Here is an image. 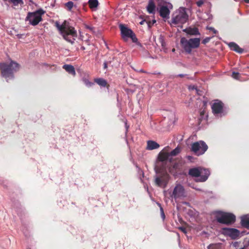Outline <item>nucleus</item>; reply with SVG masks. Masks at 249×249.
<instances>
[{
  "instance_id": "obj_1",
  "label": "nucleus",
  "mask_w": 249,
  "mask_h": 249,
  "mask_svg": "<svg viewBox=\"0 0 249 249\" xmlns=\"http://www.w3.org/2000/svg\"><path fill=\"white\" fill-rule=\"evenodd\" d=\"M55 25L64 39L71 43L74 42L77 36L76 31L74 28L70 26L66 21H64L62 24H60L56 21Z\"/></svg>"
},
{
  "instance_id": "obj_2",
  "label": "nucleus",
  "mask_w": 249,
  "mask_h": 249,
  "mask_svg": "<svg viewBox=\"0 0 249 249\" xmlns=\"http://www.w3.org/2000/svg\"><path fill=\"white\" fill-rule=\"evenodd\" d=\"M2 76L7 81L13 78V73L19 69V65L16 62L11 61L9 65L5 63L0 64Z\"/></svg>"
},
{
  "instance_id": "obj_3",
  "label": "nucleus",
  "mask_w": 249,
  "mask_h": 249,
  "mask_svg": "<svg viewBox=\"0 0 249 249\" xmlns=\"http://www.w3.org/2000/svg\"><path fill=\"white\" fill-rule=\"evenodd\" d=\"M188 18L185 8L180 7L172 15L170 24L173 26H179L186 22Z\"/></svg>"
},
{
  "instance_id": "obj_4",
  "label": "nucleus",
  "mask_w": 249,
  "mask_h": 249,
  "mask_svg": "<svg viewBox=\"0 0 249 249\" xmlns=\"http://www.w3.org/2000/svg\"><path fill=\"white\" fill-rule=\"evenodd\" d=\"M164 195L166 198L177 199L185 196V192L182 185L178 184L174 188L173 191L167 190L164 191Z\"/></svg>"
},
{
  "instance_id": "obj_5",
  "label": "nucleus",
  "mask_w": 249,
  "mask_h": 249,
  "mask_svg": "<svg viewBox=\"0 0 249 249\" xmlns=\"http://www.w3.org/2000/svg\"><path fill=\"white\" fill-rule=\"evenodd\" d=\"M189 174L192 177H196V181H205L210 175V171L201 167L194 168L189 170Z\"/></svg>"
},
{
  "instance_id": "obj_6",
  "label": "nucleus",
  "mask_w": 249,
  "mask_h": 249,
  "mask_svg": "<svg viewBox=\"0 0 249 249\" xmlns=\"http://www.w3.org/2000/svg\"><path fill=\"white\" fill-rule=\"evenodd\" d=\"M200 39L199 38H194L187 39L185 37L181 38L180 43L184 50L190 53L193 49L197 48L200 45Z\"/></svg>"
},
{
  "instance_id": "obj_7",
  "label": "nucleus",
  "mask_w": 249,
  "mask_h": 249,
  "mask_svg": "<svg viewBox=\"0 0 249 249\" xmlns=\"http://www.w3.org/2000/svg\"><path fill=\"white\" fill-rule=\"evenodd\" d=\"M216 219L220 223L231 224L234 222L235 216L231 213L218 212L216 213Z\"/></svg>"
},
{
  "instance_id": "obj_8",
  "label": "nucleus",
  "mask_w": 249,
  "mask_h": 249,
  "mask_svg": "<svg viewBox=\"0 0 249 249\" xmlns=\"http://www.w3.org/2000/svg\"><path fill=\"white\" fill-rule=\"evenodd\" d=\"M44 13L45 11L42 9L29 13L26 17V20L29 21V23L33 26L36 25L42 20V16Z\"/></svg>"
},
{
  "instance_id": "obj_9",
  "label": "nucleus",
  "mask_w": 249,
  "mask_h": 249,
  "mask_svg": "<svg viewBox=\"0 0 249 249\" xmlns=\"http://www.w3.org/2000/svg\"><path fill=\"white\" fill-rule=\"evenodd\" d=\"M119 28L121 30L122 37L124 41H126L129 38H130L133 42H137L138 39L135 34L130 28L123 24L119 25Z\"/></svg>"
},
{
  "instance_id": "obj_10",
  "label": "nucleus",
  "mask_w": 249,
  "mask_h": 249,
  "mask_svg": "<svg viewBox=\"0 0 249 249\" xmlns=\"http://www.w3.org/2000/svg\"><path fill=\"white\" fill-rule=\"evenodd\" d=\"M207 149L206 144L201 141L194 142L192 145V151L198 156L203 154Z\"/></svg>"
},
{
  "instance_id": "obj_11",
  "label": "nucleus",
  "mask_w": 249,
  "mask_h": 249,
  "mask_svg": "<svg viewBox=\"0 0 249 249\" xmlns=\"http://www.w3.org/2000/svg\"><path fill=\"white\" fill-rule=\"evenodd\" d=\"M169 179V176L165 172L157 175L155 177V182L157 186L164 188L167 186Z\"/></svg>"
},
{
  "instance_id": "obj_12",
  "label": "nucleus",
  "mask_w": 249,
  "mask_h": 249,
  "mask_svg": "<svg viewBox=\"0 0 249 249\" xmlns=\"http://www.w3.org/2000/svg\"><path fill=\"white\" fill-rule=\"evenodd\" d=\"M159 7L160 16L163 18H169L170 10L173 9L172 4L170 2H165Z\"/></svg>"
},
{
  "instance_id": "obj_13",
  "label": "nucleus",
  "mask_w": 249,
  "mask_h": 249,
  "mask_svg": "<svg viewBox=\"0 0 249 249\" xmlns=\"http://www.w3.org/2000/svg\"><path fill=\"white\" fill-rule=\"evenodd\" d=\"M223 233L232 239H236L240 236V231L236 229L224 228L223 229Z\"/></svg>"
},
{
  "instance_id": "obj_14",
  "label": "nucleus",
  "mask_w": 249,
  "mask_h": 249,
  "mask_svg": "<svg viewBox=\"0 0 249 249\" xmlns=\"http://www.w3.org/2000/svg\"><path fill=\"white\" fill-rule=\"evenodd\" d=\"M223 104L219 101H215L212 106L213 114L217 116H221L223 113Z\"/></svg>"
},
{
  "instance_id": "obj_15",
  "label": "nucleus",
  "mask_w": 249,
  "mask_h": 249,
  "mask_svg": "<svg viewBox=\"0 0 249 249\" xmlns=\"http://www.w3.org/2000/svg\"><path fill=\"white\" fill-rule=\"evenodd\" d=\"M158 160L161 162L171 161V158L169 155V148L168 147L164 148L159 154Z\"/></svg>"
},
{
  "instance_id": "obj_16",
  "label": "nucleus",
  "mask_w": 249,
  "mask_h": 249,
  "mask_svg": "<svg viewBox=\"0 0 249 249\" xmlns=\"http://www.w3.org/2000/svg\"><path fill=\"white\" fill-rule=\"evenodd\" d=\"M160 147V145L156 142L153 141H148L147 142L146 148L148 150H153L157 149Z\"/></svg>"
},
{
  "instance_id": "obj_17",
  "label": "nucleus",
  "mask_w": 249,
  "mask_h": 249,
  "mask_svg": "<svg viewBox=\"0 0 249 249\" xmlns=\"http://www.w3.org/2000/svg\"><path fill=\"white\" fill-rule=\"evenodd\" d=\"M147 10L150 14H154L155 12V5L153 0H150L147 6Z\"/></svg>"
},
{
  "instance_id": "obj_18",
  "label": "nucleus",
  "mask_w": 249,
  "mask_h": 249,
  "mask_svg": "<svg viewBox=\"0 0 249 249\" xmlns=\"http://www.w3.org/2000/svg\"><path fill=\"white\" fill-rule=\"evenodd\" d=\"M229 46L231 50L234 51L239 53H242L243 50L240 48L236 44L233 42H231L229 44Z\"/></svg>"
},
{
  "instance_id": "obj_19",
  "label": "nucleus",
  "mask_w": 249,
  "mask_h": 249,
  "mask_svg": "<svg viewBox=\"0 0 249 249\" xmlns=\"http://www.w3.org/2000/svg\"><path fill=\"white\" fill-rule=\"evenodd\" d=\"M241 224L246 228L249 227V215H245L241 217Z\"/></svg>"
},
{
  "instance_id": "obj_20",
  "label": "nucleus",
  "mask_w": 249,
  "mask_h": 249,
  "mask_svg": "<svg viewBox=\"0 0 249 249\" xmlns=\"http://www.w3.org/2000/svg\"><path fill=\"white\" fill-rule=\"evenodd\" d=\"M184 31L187 34L191 35H199V31H198V29L196 28H189L185 29Z\"/></svg>"
},
{
  "instance_id": "obj_21",
  "label": "nucleus",
  "mask_w": 249,
  "mask_h": 249,
  "mask_svg": "<svg viewBox=\"0 0 249 249\" xmlns=\"http://www.w3.org/2000/svg\"><path fill=\"white\" fill-rule=\"evenodd\" d=\"M63 68L69 73L73 75H75V71L72 66L70 65H64L63 66Z\"/></svg>"
},
{
  "instance_id": "obj_22",
  "label": "nucleus",
  "mask_w": 249,
  "mask_h": 249,
  "mask_svg": "<svg viewBox=\"0 0 249 249\" xmlns=\"http://www.w3.org/2000/svg\"><path fill=\"white\" fill-rule=\"evenodd\" d=\"M89 4L91 9H95L98 5V0H89Z\"/></svg>"
},
{
  "instance_id": "obj_23",
  "label": "nucleus",
  "mask_w": 249,
  "mask_h": 249,
  "mask_svg": "<svg viewBox=\"0 0 249 249\" xmlns=\"http://www.w3.org/2000/svg\"><path fill=\"white\" fill-rule=\"evenodd\" d=\"M95 82L101 87H105L107 86V82L106 80L102 78H97L95 79Z\"/></svg>"
},
{
  "instance_id": "obj_24",
  "label": "nucleus",
  "mask_w": 249,
  "mask_h": 249,
  "mask_svg": "<svg viewBox=\"0 0 249 249\" xmlns=\"http://www.w3.org/2000/svg\"><path fill=\"white\" fill-rule=\"evenodd\" d=\"M180 152V148L178 146L171 152H169V155L170 158L172 159V157L173 156H175L178 155Z\"/></svg>"
},
{
  "instance_id": "obj_25",
  "label": "nucleus",
  "mask_w": 249,
  "mask_h": 249,
  "mask_svg": "<svg viewBox=\"0 0 249 249\" xmlns=\"http://www.w3.org/2000/svg\"><path fill=\"white\" fill-rule=\"evenodd\" d=\"M65 6L67 7L68 10L69 11H71L72 7L74 6L73 2L71 1H68L65 3Z\"/></svg>"
},
{
  "instance_id": "obj_26",
  "label": "nucleus",
  "mask_w": 249,
  "mask_h": 249,
  "mask_svg": "<svg viewBox=\"0 0 249 249\" xmlns=\"http://www.w3.org/2000/svg\"><path fill=\"white\" fill-rule=\"evenodd\" d=\"M10 1L15 6L23 3L22 0H10Z\"/></svg>"
},
{
  "instance_id": "obj_27",
  "label": "nucleus",
  "mask_w": 249,
  "mask_h": 249,
  "mask_svg": "<svg viewBox=\"0 0 249 249\" xmlns=\"http://www.w3.org/2000/svg\"><path fill=\"white\" fill-rule=\"evenodd\" d=\"M240 242L235 241L232 243V246L235 248V249H238L240 246Z\"/></svg>"
},
{
  "instance_id": "obj_28",
  "label": "nucleus",
  "mask_w": 249,
  "mask_h": 249,
  "mask_svg": "<svg viewBox=\"0 0 249 249\" xmlns=\"http://www.w3.org/2000/svg\"><path fill=\"white\" fill-rule=\"evenodd\" d=\"M232 77L235 79H239V73L238 72H233Z\"/></svg>"
},
{
  "instance_id": "obj_29",
  "label": "nucleus",
  "mask_w": 249,
  "mask_h": 249,
  "mask_svg": "<svg viewBox=\"0 0 249 249\" xmlns=\"http://www.w3.org/2000/svg\"><path fill=\"white\" fill-rule=\"evenodd\" d=\"M84 83L87 86V87H90L92 85H93V83H91V82H90L87 79H84Z\"/></svg>"
},
{
  "instance_id": "obj_30",
  "label": "nucleus",
  "mask_w": 249,
  "mask_h": 249,
  "mask_svg": "<svg viewBox=\"0 0 249 249\" xmlns=\"http://www.w3.org/2000/svg\"><path fill=\"white\" fill-rule=\"evenodd\" d=\"M157 0L158 1L159 6L162 5L166 2L164 1V0Z\"/></svg>"
},
{
  "instance_id": "obj_31",
  "label": "nucleus",
  "mask_w": 249,
  "mask_h": 249,
  "mask_svg": "<svg viewBox=\"0 0 249 249\" xmlns=\"http://www.w3.org/2000/svg\"><path fill=\"white\" fill-rule=\"evenodd\" d=\"M196 4L198 6L200 7L203 4V1L202 0H199L196 2Z\"/></svg>"
},
{
  "instance_id": "obj_32",
  "label": "nucleus",
  "mask_w": 249,
  "mask_h": 249,
  "mask_svg": "<svg viewBox=\"0 0 249 249\" xmlns=\"http://www.w3.org/2000/svg\"><path fill=\"white\" fill-rule=\"evenodd\" d=\"M160 210L161 216H162V218L164 219L165 218V215H164V213L163 212V210L161 207H160Z\"/></svg>"
},
{
  "instance_id": "obj_33",
  "label": "nucleus",
  "mask_w": 249,
  "mask_h": 249,
  "mask_svg": "<svg viewBox=\"0 0 249 249\" xmlns=\"http://www.w3.org/2000/svg\"><path fill=\"white\" fill-rule=\"evenodd\" d=\"M179 229L181 231L183 232H184V233H187V231H186V230L185 228L184 227H179Z\"/></svg>"
},
{
  "instance_id": "obj_34",
  "label": "nucleus",
  "mask_w": 249,
  "mask_h": 249,
  "mask_svg": "<svg viewBox=\"0 0 249 249\" xmlns=\"http://www.w3.org/2000/svg\"><path fill=\"white\" fill-rule=\"evenodd\" d=\"M170 115L172 117L175 118V114L174 113L171 112Z\"/></svg>"
},
{
  "instance_id": "obj_35",
  "label": "nucleus",
  "mask_w": 249,
  "mask_h": 249,
  "mask_svg": "<svg viewBox=\"0 0 249 249\" xmlns=\"http://www.w3.org/2000/svg\"><path fill=\"white\" fill-rule=\"evenodd\" d=\"M104 68L106 69L107 68V64L106 62H105L104 64Z\"/></svg>"
},
{
  "instance_id": "obj_36",
  "label": "nucleus",
  "mask_w": 249,
  "mask_h": 249,
  "mask_svg": "<svg viewBox=\"0 0 249 249\" xmlns=\"http://www.w3.org/2000/svg\"><path fill=\"white\" fill-rule=\"evenodd\" d=\"M208 41H209V39H205V40H203V43H205L207 42Z\"/></svg>"
},
{
  "instance_id": "obj_37",
  "label": "nucleus",
  "mask_w": 249,
  "mask_h": 249,
  "mask_svg": "<svg viewBox=\"0 0 249 249\" xmlns=\"http://www.w3.org/2000/svg\"><path fill=\"white\" fill-rule=\"evenodd\" d=\"M144 21H145V20H142V21L141 22H140V23L141 24H143Z\"/></svg>"
},
{
  "instance_id": "obj_38",
  "label": "nucleus",
  "mask_w": 249,
  "mask_h": 249,
  "mask_svg": "<svg viewBox=\"0 0 249 249\" xmlns=\"http://www.w3.org/2000/svg\"><path fill=\"white\" fill-rule=\"evenodd\" d=\"M178 76H179V77H182L184 76V75L183 74H179Z\"/></svg>"
},
{
  "instance_id": "obj_39",
  "label": "nucleus",
  "mask_w": 249,
  "mask_h": 249,
  "mask_svg": "<svg viewBox=\"0 0 249 249\" xmlns=\"http://www.w3.org/2000/svg\"><path fill=\"white\" fill-rule=\"evenodd\" d=\"M189 89H195V87H194V86H193V87H189Z\"/></svg>"
},
{
  "instance_id": "obj_40",
  "label": "nucleus",
  "mask_w": 249,
  "mask_h": 249,
  "mask_svg": "<svg viewBox=\"0 0 249 249\" xmlns=\"http://www.w3.org/2000/svg\"><path fill=\"white\" fill-rule=\"evenodd\" d=\"M246 2L249 3V0H244Z\"/></svg>"
},
{
  "instance_id": "obj_41",
  "label": "nucleus",
  "mask_w": 249,
  "mask_h": 249,
  "mask_svg": "<svg viewBox=\"0 0 249 249\" xmlns=\"http://www.w3.org/2000/svg\"><path fill=\"white\" fill-rule=\"evenodd\" d=\"M212 30H213V31L214 33H215V31L214 30V29H212Z\"/></svg>"
},
{
  "instance_id": "obj_42",
  "label": "nucleus",
  "mask_w": 249,
  "mask_h": 249,
  "mask_svg": "<svg viewBox=\"0 0 249 249\" xmlns=\"http://www.w3.org/2000/svg\"><path fill=\"white\" fill-rule=\"evenodd\" d=\"M175 49H173V50H172L173 52H175Z\"/></svg>"
},
{
  "instance_id": "obj_43",
  "label": "nucleus",
  "mask_w": 249,
  "mask_h": 249,
  "mask_svg": "<svg viewBox=\"0 0 249 249\" xmlns=\"http://www.w3.org/2000/svg\"><path fill=\"white\" fill-rule=\"evenodd\" d=\"M156 22V20H153V23H155Z\"/></svg>"
}]
</instances>
